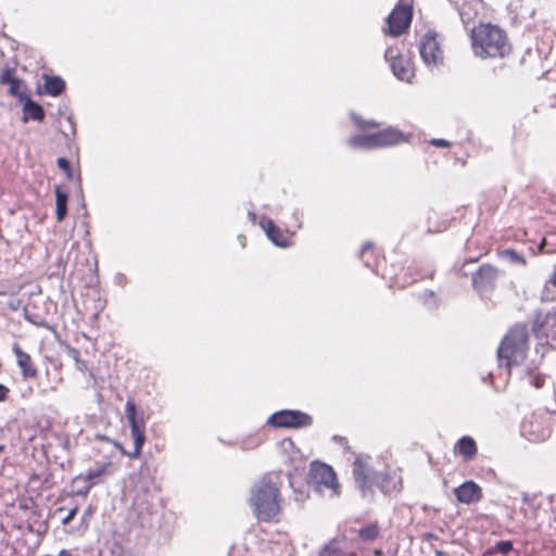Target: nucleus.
I'll use <instances>...</instances> for the list:
<instances>
[{"label": "nucleus", "instance_id": "obj_29", "mask_svg": "<svg viewBox=\"0 0 556 556\" xmlns=\"http://www.w3.org/2000/svg\"><path fill=\"white\" fill-rule=\"evenodd\" d=\"M539 251L541 253L555 254L556 243H552L546 238H544L539 245Z\"/></svg>", "mask_w": 556, "mask_h": 556}, {"label": "nucleus", "instance_id": "obj_44", "mask_svg": "<svg viewBox=\"0 0 556 556\" xmlns=\"http://www.w3.org/2000/svg\"><path fill=\"white\" fill-rule=\"evenodd\" d=\"M460 15L463 17V21H465V17H466V13L464 11L460 12Z\"/></svg>", "mask_w": 556, "mask_h": 556}, {"label": "nucleus", "instance_id": "obj_40", "mask_svg": "<svg viewBox=\"0 0 556 556\" xmlns=\"http://www.w3.org/2000/svg\"><path fill=\"white\" fill-rule=\"evenodd\" d=\"M58 556H73L70 551L67 549H61L58 554Z\"/></svg>", "mask_w": 556, "mask_h": 556}, {"label": "nucleus", "instance_id": "obj_36", "mask_svg": "<svg viewBox=\"0 0 556 556\" xmlns=\"http://www.w3.org/2000/svg\"><path fill=\"white\" fill-rule=\"evenodd\" d=\"M76 514H77V508L71 509L70 513L67 514V516L63 519V525L70 523L74 519Z\"/></svg>", "mask_w": 556, "mask_h": 556}, {"label": "nucleus", "instance_id": "obj_43", "mask_svg": "<svg viewBox=\"0 0 556 556\" xmlns=\"http://www.w3.org/2000/svg\"><path fill=\"white\" fill-rule=\"evenodd\" d=\"M249 215H250V218H252L253 222L256 219V215L254 213L250 212Z\"/></svg>", "mask_w": 556, "mask_h": 556}, {"label": "nucleus", "instance_id": "obj_35", "mask_svg": "<svg viewBox=\"0 0 556 556\" xmlns=\"http://www.w3.org/2000/svg\"><path fill=\"white\" fill-rule=\"evenodd\" d=\"M125 549L122 543L115 542L112 547V554L116 556H124Z\"/></svg>", "mask_w": 556, "mask_h": 556}, {"label": "nucleus", "instance_id": "obj_22", "mask_svg": "<svg viewBox=\"0 0 556 556\" xmlns=\"http://www.w3.org/2000/svg\"><path fill=\"white\" fill-rule=\"evenodd\" d=\"M67 192L61 186L55 188V215L58 222H62L67 214Z\"/></svg>", "mask_w": 556, "mask_h": 556}, {"label": "nucleus", "instance_id": "obj_34", "mask_svg": "<svg viewBox=\"0 0 556 556\" xmlns=\"http://www.w3.org/2000/svg\"><path fill=\"white\" fill-rule=\"evenodd\" d=\"M11 390L9 387L0 383V403L5 402L9 399Z\"/></svg>", "mask_w": 556, "mask_h": 556}, {"label": "nucleus", "instance_id": "obj_15", "mask_svg": "<svg viewBox=\"0 0 556 556\" xmlns=\"http://www.w3.org/2000/svg\"><path fill=\"white\" fill-rule=\"evenodd\" d=\"M261 226L275 245L288 248L292 244L293 232L282 230L271 219H262Z\"/></svg>", "mask_w": 556, "mask_h": 556}, {"label": "nucleus", "instance_id": "obj_9", "mask_svg": "<svg viewBox=\"0 0 556 556\" xmlns=\"http://www.w3.org/2000/svg\"><path fill=\"white\" fill-rule=\"evenodd\" d=\"M419 53L428 66H438L443 64L444 52L438 40V34L433 30H428L421 38L419 43Z\"/></svg>", "mask_w": 556, "mask_h": 556}, {"label": "nucleus", "instance_id": "obj_12", "mask_svg": "<svg viewBox=\"0 0 556 556\" xmlns=\"http://www.w3.org/2000/svg\"><path fill=\"white\" fill-rule=\"evenodd\" d=\"M500 274V269L495 266L483 264L472 274V286L481 293L491 291L495 288Z\"/></svg>", "mask_w": 556, "mask_h": 556}, {"label": "nucleus", "instance_id": "obj_10", "mask_svg": "<svg viewBox=\"0 0 556 556\" xmlns=\"http://www.w3.org/2000/svg\"><path fill=\"white\" fill-rule=\"evenodd\" d=\"M393 74L403 81L410 83L415 76V68L410 59L401 53L397 47H389L384 52Z\"/></svg>", "mask_w": 556, "mask_h": 556}, {"label": "nucleus", "instance_id": "obj_31", "mask_svg": "<svg viewBox=\"0 0 556 556\" xmlns=\"http://www.w3.org/2000/svg\"><path fill=\"white\" fill-rule=\"evenodd\" d=\"M58 166L60 169L66 173L68 178H72V168L68 160H66L65 157L58 159Z\"/></svg>", "mask_w": 556, "mask_h": 556}, {"label": "nucleus", "instance_id": "obj_38", "mask_svg": "<svg viewBox=\"0 0 556 556\" xmlns=\"http://www.w3.org/2000/svg\"><path fill=\"white\" fill-rule=\"evenodd\" d=\"M547 283L556 288V268L553 270L551 276L548 277Z\"/></svg>", "mask_w": 556, "mask_h": 556}, {"label": "nucleus", "instance_id": "obj_18", "mask_svg": "<svg viewBox=\"0 0 556 556\" xmlns=\"http://www.w3.org/2000/svg\"><path fill=\"white\" fill-rule=\"evenodd\" d=\"M454 453L466 462L472 460L478 453L477 443L471 437L464 435L455 443Z\"/></svg>", "mask_w": 556, "mask_h": 556}, {"label": "nucleus", "instance_id": "obj_2", "mask_svg": "<svg viewBox=\"0 0 556 556\" xmlns=\"http://www.w3.org/2000/svg\"><path fill=\"white\" fill-rule=\"evenodd\" d=\"M472 54L480 60H503L513 54L508 31L492 22H479L469 31Z\"/></svg>", "mask_w": 556, "mask_h": 556}, {"label": "nucleus", "instance_id": "obj_27", "mask_svg": "<svg viewBox=\"0 0 556 556\" xmlns=\"http://www.w3.org/2000/svg\"><path fill=\"white\" fill-rule=\"evenodd\" d=\"M353 122L355 126L363 131L372 130L378 128L379 126L378 123H376L375 121H366L361 116H354Z\"/></svg>", "mask_w": 556, "mask_h": 556}, {"label": "nucleus", "instance_id": "obj_1", "mask_svg": "<svg viewBox=\"0 0 556 556\" xmlns=\"http://www.w3.org/2000/svg\"><path fill=\"white\" fill-rule=\"evenodd\" d=\"M282 476L277 471L263 475L251 488L249 505L260 522L277 523L281 516Z\"/></svg>", "mask_w": 556, "mask_h": 556}, {"label": "nucleus", "instance_id": "obj_20", "mask_svg": "<svg viewBox=\"0 0 556 556\" xmlns=\"http://www.w3.org/2000/svg\"><path fill=\"white\" fill-rule=\"evenodd\" d=\"M29 119L42 122L45 119V111L40 104L26 96L23 105V122L27 123Z\"/></svg>", "mask_w": 556, "mask_h": 556}, {"label": "nucleus", "instance_id": "obj_46", "mask_svg": "<svg viewBox=\"0 0 556 556\" xmlns=\"http://www.w3.org/2000/svg\"><path fill=\"white\" fill-rule=\"evenodd\" d=\"M420 278H421V276H420V275H417V277H416V278H413V279H412V281H416L417 279H420Z\"/></svg>", "mask_w": 556, "mask_h": 556}, {"label": "nucleus", "instance_id": "obj_4", "mask_svg": "<svg viewBox=\"0 0 556 556\" xmlns=\"http://www.w3.org/2000/svg\"><path fill=\"white\" fill-rule=\"evenodd\" d=\"M529 350V331L525 323L515 324L503 338L498 349L497 358L500 366L508 371L515 365L521 364Z\"/></svg>", "mask_w": 556, "mask_h": 556}, {"label": "nucleus", "instance_id": "obj_23", "mask_svg": "<svg viewBox=\"0 0 556 556\" xmlns=\"http://www.w3.org/2000/svg\"><path fill=\"white\" fill-rule=\"evenodd\" d=\"M380 526L377 521L365 525L358 530V536L365 542H372L380 536Z\"/></svg>", "mask_w": 556, "mask_h": 556}, {"label": "nucleus", "instance_id": "obj_39", "mask_svg": "<svg viewBox=\"0 0 556 556\" xmlns=\"http://www.w3.org/2000/svg\"><path fill=\"white\" fill-rule=\"evenodd\" d=\"M334 440L338 441L342 445L348 443V440L343 437H334Z\"/></svg>", "mask_w": 556, "mask_h": 556}, {"label": "nucleus", "instance_id": "obj_16", "mask_svg": "<svg viewBox=\"0 0 556 556\" xmlns=\"http://www.w3.org/2000/svg\"><path fill=\"white\" fill-rule=\"evenodd\" d=\"M454 494L458 502L463 504L477 503L482 498L481 488L473 481H466L455 488Z\"/></svg>", "mask_w": 556, "mask_h": 556}, {"label": "nucleus", "instance_id": "obj_17", "mask_svg": "<svg viewBox=\"0 0 556 556\" xmlns=\"http://www.w3.org/2000/svg\"><path fill=\"white\" fill-rule=\"evenodd\" d=\"M0 84L9 86L11 96L25 99V85L24 81L14 75V70L5 67L0 75Z\"/></svg>", "mask_w": 556, "mask_h": 556}, {"label": "nucleus", "instance_id": "obj_41", "mask_svg": "<svg viewBox=\"0 0 556 556\" xmlns=\"http://www.w3.org/2000/svg\"><path fill=\"white\" fill-rule=\"evenodd\" d=\"M98 439L102 440V441H106V442H111L114 444L115 441L111 440L110 438L105 437V435H98Z\"/></svg>", "mask_w": 556, "mask_h": 556}, {"label": "nucleus", "instance_id": "obj_7", "mask_svg": "<svg viewBox=\"0 0 556 556\" xmlns=\"http://www.w3.org/2000/svg\"><path fill=\"white\" fill-rule=\"evenodd\" d=\"M531 330L538 340L556 350V308L548 312L536 311Z\"/></svg>", "mask_w": 556, "mask_h": 556}, {"label": "nucleus", "instance_id": "obj_28", "mask_svg": "<svg viewBox=\"0 0 556 556\" xmlns=\"http://www.w3.org/2000/svg\"><path fill=\"white\" fill-rule=\"evenodd\" d=\"M375 254V247L372 243L367 242L363 245L359 256L364 261V263L369 266L370 265V256Z\"/></svg>", "mask_w": 556, "mask_h": 556}, {"label": "nucleus", "instance_id": "obj_11", "mask_svg": "<svg viewBox=\"0 0 556 556\" xmlns=\"http://www.w3.org/2000/svg\"><path fill=\"white\" fill-rule=\"evenodd\" d=\"M268 425L276 428H302L313 424V418L300 410H279L268 418Z\"/></svg>", "mask_w": 556, "mask_h": 556}, {"label": "nucleus", "instance_id": "obj_49", "mask_svg": "<svg viewBox=\"0 0 556 556\" xmlns=\"http://www.w3.org/2000/svg\"><path fill=\"white\" fill-rule=\"evenodd\" d=\"M413 270H414V268H413V267H410V266H409V267H407V271L412 273Z\"/></svg>", "mask_w": 556, "mask_h": 556}, {"label": "nucleus", "instance_id": "obj_3", "mask_svg": "<svg viewBox=\"0 0 556 556\" xmlns=\"http://www.w3.org/2000/svg\"><path fill=\"white\" fill-rule=\"evenodd\" d=\"M369 456L357 455L353 462V477L363 495H372L377 486L386 495L397 494L403 489V479L399 470L387 469L375 472L369 466Z\"/></svg>", "mask_w": 556, "mask_h": 556}, {"label": "nucleus", "instance_id": "obj_42", "mask_svg": "<svg viewBox=\"0 0 556 556\" xmlns=\"http://www.w3.org/2000/svg\"><path fill=\"white\" fill-rule=\"evenodd\" d=\"M382 555H383V552H382V549H381V548H376V549L374 551V556H382Z\"/></svg>", "mask_w": 556, "mask_h": 556}, {"label": "nucleus", "instance_id": "obj_30", "mask_svg": "<svg viewBox=\"0 0 556 556\" xmlns=\"http://www.w3.org/2000/svg\"><path fill=\"white\" fill-rule=\"evenodd\" d=\"M513 549L511 541H500L495 545V551L501 554H508Z\"/></svg>", "mask_w": 556, "mask_h": 556}, {"label": "nucleus", "instance_id": "obj_33", "mask_svg": "<svg viewBox=\"0 0 556 556\" xmlns=\"http://www.w3.org/2000/svg\"><path fill=\"white\" fill-rule=\"evenodd\" d=\"M429 143L438 148H450L452 146V143L445 139H431Z\"/></svg>", "mask_w": 556, "mask_h": 556}, {"label": "nucleus", "instance_id": "obj_37", "mask_svg": "<svg viewBox=\"0 0 556 556\" xmlns=\"http://www.w3.org/2000/svg\"><path fill=\"white\" fill-rule=\"evenodd\" d=\"M294 494H295V501L298 502H304L307 497H308V494L306 492H298L294 490Z\"/></svg>", "mask_w": 556, "mask_h": 556}, {"label": "nucleus", "instance_id": "obj_45", "mask_svg": "<svg viewBox=\"0 0 556 556\" xmlns=\"http://www.w3.org/2000/svg\"><path fill=\"white\" fill-rule=\"evenodd\" d=\"M5 450V446L4 445H0V454Z\"/></svg>", "mask_w": 556, "mask_h": 556}, {"label": "nucleus", "instance_id": "obj_25", "mask_svg": "<svg viewBox=\"0 0 556 556\" xmlns=\"http://www.w3.org/2000/svg\"><path fill=\"white\" fill-rule=\"evenodd\" d=\"M318 556H355L354 553H345L336 540L327 543L320 551Z\"/></svg>", "mask_w": 556, "mask_h": 556}, {"label": "nucleus", "instance_id": "obj_24", "mask_svg": "<svg viewBox=\"0 0 556 556\" xmlns=\"http://www.w3.org/2000/svg\"><path fill=\"white\" fill-rule=\"evenodd\" d=\"M349 144L356 149H375L371 134L355 135L349 139Z\"/></svg>", "mask_w": 556, "mask_h": 556}, {"label": "nucleus", "instance_id": "obj_48", "mask_svg": "<svg viewBox=\"0 0 556 556\" xmlns=\"http://www.w3.org/2000/svg\"><path fill=\"white\" fill-rule=\"evenodd\" d=\"M244 240H245V237H242V239H240V242H242V245H244Z\"/></svg>", "mask_w": 556, "mask_h": 556}, {"label": "nucleus", "instance_id": "obj_26", "mask_svg": "<svg viewBox=\"0 0 556 556\" xmlns=\"http://www.w3.org/2000/svg\"><path fill=\"white\" fill-rule=\"evenodd\" d=\"M498 256L508 258L510 262L522 265V266H525L527 264L525 256L520 255L513 249H506L503 251H498Z\"/></svg>", "mask_w": 556, "mask_h": 556}, {"label": "nucleus", "instance_id": "obj_19", "mask_svg": "<svg viewBox=\"0 0 556 556\" xmlns=\"http://www.w3.org/2000/svg\"><path fill=\"white\" fill-rule=\"evenodd\" d=\"M110 467L111 463H103L100 464L97 468L89 469L86 473L79 475L77 477V480H83L88 484L85 493H87L93 485L100 482L101 477L108 472Z\"/></svg>", "mask_w": 556, "mask_h": 556}, {"label": "nucleus", "instance_id": "obj_21", "mask_svg": "<svg viewBox=\"0 0 556 556\" xmlns=\"http://www.w3.org/2000/svg\"><path fill=\"white\" fill-rule=\"evenodd\" d=\"M43 79L45 93L52 97H59L65 90V81L60 76L43 75Z\"/></svg>", "mask_w": 556, "mask_h": 556}, {"label": "nucleus", "instance_id": "obj_32", "mask_svg": "<svg viewBox=\"0 0 556 556\" xmlns=\"http://www.w3.org/2000/svg\"><path fill=\"white\" fill-rule=\"evenodd\" d=\"M66 351H67V355L73 358L76 363H79L80 362V352L73 348V346H70L67 345L66 346Z\"/></svg>", "mask_w": 556, "mask_h": 556}, {"label": "nucleus", "instance_id": "obj_6", "mask_svg": "<svg viewBox=\"0 0 556 556\" xmlns=\"http://www.w3.org/2000/svg\"><path fill=\"white\" fill-rule=\"evenodd\" d=\"M307 483L319 493L328 492L330 496L339 494L340 485L336 472L327 464L313 462L309 465Z\"/></svg>", "mask_w": 556, "mask_h": 556}, {"label": "nucleus", "instance_id": "obj_14", "mask_svg": "<svg viewBox=\"0 0 556 556\" xmlns=\"http://www.w3.org/2000/svg\"><path fill=\"white\" fill-rule=\"evenodd\" d=\"M375 149L387 148L407 141V137L400 130L388 127L371 134Z\"/></svg>", "mask_w": 556, "mask_h": 556}, {"label": "nucleus", "instance_id": "obj_47", "mask_svg": "<svg viewBox=\"0 0 556 556\" xmlns=\"http://www.w3.org/2000/svg\"><path fill=\"white\" fill-rule=\"evenodd\" d=\"M244 240H245V237H242V239H240V242H242V245H244Z\"/></svg>", "mask_w": 556, "mask_h": 556}, {"label": "nucleus", "instance_id": "obj_8", "mask_svg": "<svg viewBox=\"0 0 556 556\" xmlns=\"http://www.w3.org/2000/svg\"><path fill=\"white\" fill-rule=\"evenodd\" d=\"M412 20V0H407V3H404L403 0H400L388 16V28L386 33L393 37L401 36L408 30Z\"/></svg>", "mask_w": 556, "mask_h": 556}, {"label": "nucleus", "instance_id": "obj_5", "mask_svg": "<svg viewBox=\"0 0 556 556\" xmlns=\"http://www.w3.org/2000/svg\"><path fill=\"white\" fill-rule=\"evenodd\" d=\"M125 415L130 427V437L134 440V450L127 451L119 442H114V446L125 456L137 459L140 457L142 446L146 443V420L142 415H138L137 406L132 397H128L125 405Z\"/></svg>", "mask_w": 556, "mask_h": 556}, {"label": "nucleus", "instance_id": "obj_13", "mask_svg": "<svg viewBox=\"0 0 556 556\" xmlns=\"http://www.w3.org/2000/svg\"><path fill=\"white\" fill-rule=\"evenodd\" d=\"M12 351L16 358L17 367L24 380H34L38 377V367L27 352H25L18 343L12 345Z\"/></svg>", "mask_w": 556, "mask_h": 556}]
</instances>
